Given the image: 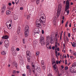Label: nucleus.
<instances>
[{"label":"nucleus","instance_id":"48","mask_svg":"<svg viewBox=\"0 0 76 76\" xmlns=\"http://www.w3.org/2000/svg\"><path fill=\"white\" fill-rule=\"evenodd\" d=\"M52 50H54V48H55V46H53L52 47Z\"/></svg>","mask_w":76,"mask_h":76},{"label":"nucleus","instance_id":"63","mask_svg":"<svg viewBox=\"0 0 76 76\" xmlns=\"http://www.w3.org/2000/svg\"><path fill=\"white\" fill-rule=\"evenodd\" d=\"M67 58H69V55L68 54H67Z\"/></svg>","mask_w":76,"mask_h":76},{"label":"nucleus","instance_id":"55","mask_svg":"<svg viewBox=\"0 0 76 76\" xmlns=\"http://www.w3.org/2000/svg\"><path fill=\"white\" fill-rule=\"evenodd\" d=\"M12 3L13 4H15V3L13 1H12Z\"/></svg>","mask_w":76,"mask_h":76},{"label":"nucleus","instance_id":"42","mask_svg":"<svg viewBox=\"0 0 76 76\" xmlns=\"http://www.w3.org/2000/svg\"><path fill=\"white\" fill-rule=\"evenodd\" d=\"M69 23V22H67L65 24V27H67V24H68V23Z\"/></svg>","mask_w":76,"mask_h":76},{"label":"nucleus","instance_id":"27","mask_svg":"<svg viewBox=\"0 0 76 76\" xmlns=\"http://www.w3.org/2000/svg\"><path fill=\"white\" fill-rule=\"evenodd\" d=\"M19 0H15V3L16 4H18L19 3Z\"/></svg>","mask_w":76,"mask_h":76},{"label":"nucleus","instance_id":"40","mask_svg":"<svg viewBox=\"0 0 76 76\" xmlns=\"http://www.w3.org/2000/svg\"><path fill=\"white\" fill-rule=\"evenodd\" d=\"M64 69L65 70H67L68 69V67L67 66H66L65 67Z\"/></svg>","mask_w":76,"mask_h":76},{"label":"nucleus","instance_id":"13","mask_svg":"<svg viewBox=\"0 0 76 76\" xmlns=\"http://www.w3.org/2000/svg\"><path fill=\"white\" fill-rule=\"evenodd\" d=\"M12 53L13 54V56H16V52H15V49L13 48L12 49Z\"/></svg>","mask_w":76,"mask_h":76},{"label":"nucleus","instance_id":"9","mask_svg":"<svg viewBox=\"0 0 76 76\" xmlns=\"http://www.w3.org/2000/svg\"><path fill=\"white\" fill-rule=\"evenodd\" d=\"M31 68H32V72L33 73V74H35V65H31Z\"/></svg>","mask_w":76,"mask_h":76},{"label":"nucleus","instance_id":"7","mask_svg":"<svg viewBox=\"0 0 76 76\" xmlns=\"http://www.w3.org/2000/svg\"><path fill=\"white\" fill-rule=\"evenodd\" d=\"M75 64H73L72 66V67H70L69 68V70L70 72H72V73H74V72H75V71H74V69H73V68H74V67H75Z\"/></svg>","mask_w":76,"mask_h":76},{"label":"nucleus","instance_id":"36","mask_svg":"<svg viewBox=\"0 0 76 76\" xmlns=\"http://www.w3.org/2000/svg\"><path fill=\"white\" fill-rule=\"evenodd\" d=\"M26 67H27V69H30V68H31L30 66H28V65H27L26 66Z\"/></svg>","mask_w":76,"mask_h":76},{"label":"nucleus","instance_id":"62","mask_svg":"<svg viewBox=\"0 0 76 76\" xmlns=\"http://www.w3.org/2000/svg\"><path fill=\"white\" fill-rule=\"evenodd\" d=\"M56 63L57 64H58V61H56Z\"/></svg>","mask_w":76,"mask_h":76},{"label":"nucleus","instance_id":"49","mask_svg":"<svg viewBox=\"0 0 76 76\" xmlns=\"http://www.w3.org/2000/svg\"><path fill=\"white\" fill-rule=\"evenodd\" d=\"M42 34H44V30H42Z\"/></svg>","mask_w":76,"mask_h":76},{"label":"nucleus","instance_id":"5","mask_svg":"<svg viewBox=\"0 0 76 76\" xmlns=\"http://www.w3.org/2000/svg\"><path fill=\"white\" fill-rule=\"evenodd\" d=\"M61 5L60 4L58 5V8L57 10V18H58L60 16V13H61V8L62 7Z\"/></svg>","mask_w":76,"mask_h":76},{"label":"nucleus","instance_id":"11","mask_svg":"<svg viewBox=\"0 0 76 76\" xmlns=\"http://www.w3.org/2000/svg\"><path fill=\"white\" fill-rule=\"evenodd\" d=\"M35 70L37 71V72H39V73H40L41 70L40 67H38L37 66H36L35 67Z\"/></svg>","mask_w":76,"mask_h":76},{"label":"nucleus","instance_id":"18","mask_svg":"<svg viewBox=\"0 0 76 76\" xmlns=\"http://www.w3.org/2000/svg\"><path fill=\"white\" fill-rule=\"evenodd\" d=\"M50 36H48L47 37V39H46V42L47 43V42H49V41H50Z\"/></svg>","mask_w":76,"mask_h":76},{"label":"nucleus","instance_id":"46","mask_svg":"<svg viewBox=\"0 0 76 76\" xmlns=\"http://www.w3.org/2000/svg\"><path fill=\"white\" fill-rule=\"evenodd\" d=\"M70 58L71 59H73V56H70Z\"/></svg>","mask_w":76,"mask_h":76},{"label":"nucleus","instance_id":"54","mask_svg":"<svg viewBox=\"0 0 76 76\" xmlns=\"http://www.w3.org/2000/svg\"><path fill=\"white\" fill-rule=\"evenodd\" d=\"M49 49H50V50H51V46L50 45V46H49Z\"/></svg>","mask_w":76,"mask_h":76},{"label":"nucleus","instance_id":"20","mask_svg":"<svg viewBox=\"0 0 76 76\" xmlns=\"http://www.w3.org/2000/svg\"><path fill=\"white\" fill-rule=\"evenodd\" d=\"M20 27H18L17 28V33H19V32L20 31Z\"/></svg>","mask_w":76,"mask_h":76},{"label":"nucleus","instance_id":"30","mask_svg":"<svg viewBox=\"0 0 76 76\" xmlns=\"http://www.w3.org/2000/svg\"><path fill=\"white\" fill-rule=\"evenodd\" d=\"M41 63L42 64V65H44V61L43 60L41 61Z\"/></svg>","mask_w":76,"mask_h":76},{"label":"nucleus","instance_id":"52","mask_svg":"<svg viewBox=\"0 0 76 76\" xmlns=\"http://www.w3.org/2000/svg\"><path fill=\"white\" fill-rule=\"evenodd\" d=\"M61 67L62 69H64V66L63 65H61Z\"/></svg>","mask_w":76,"mask_h":76},{"label":"nucleus","instance_id":"47","mask_svg":"<svg viewBox=\"0 0 76 76\" xmlns=\"http://www.w3.org/2000/svg\"><path fill=\"white\" fill-rule=\"evenodd\" d=\"M16 50L17 51H19V50H20V49H19V48H17Z\"/></svg>","mask_w":76,"mask_h":76},{"label":"nucleus","instance_id":"17","mask_svg":"<svg viewBox=\"0 0 76 76\" xmlns=\"http://www.w3.org/2000/svg\"><path fill=\"white\" fill-rule=\"evenodd\" d=\"M26 54L27 55V57H28V56H29V54H31V52L27 50L26 51Z\"/></svg>","mask_w":76,"mask_h":76},{"label":"nucleus","instance_id":"61","mask_svg":"<svg viewBox=\"0 0 76 76\" xmlns=\"http://www.w3.org/2000/svg\"><path fill=\"white\" fill-rule=\"evenodd\" d=\"M2 39H5V37L4 36H3L2 37Z\"/></svg>","mask_w":76,"mask_h":76},{"label":"nucleus","instance_id":"12","mask_svg":"<svg viewBox=\"0 0 76 76\" xmlns=\"http://www.w3.org/2000/svg\"><path fill=\"white\" fill-rule=\"evenodd\" d=\"M39 28H35L34 31V35H35V34H39Z\"/></svg>","mask_w":76,"mask_h":76},{"label":"nucleus","instance_id":"60","mask_svg":"<svg viewBox=\"0 0 76 76\" xmlns=\"http://www.w3.org/2000/svg\"><path fill=\"white\" fill-rule=\"evenodd\" d=\"M57 53H58V52L57 51H55V54H57Z\"/></svg>","mask_w":76,"mask_h":76},{"label":"nucleus","instance_id":"32","mask_svg":"<svg viewBox=\"0 0 76 76\" xmlns=\"http://www.w3.org/2000/svg\"><path fill=\"white\" fill-rule=\"evenodd\" d=\"M42 68L44 70L45 69V66H42Z\"/></svg>","mask_w":76,"mask_h":76},{"label":"nucleus","instance_id":"22","mask_svg":"<svg viewBox=\"0 0 76 76\" xmlns=\"http://www.w3.org/2000/svg\"><path fill=\"white\" fill-rule=\"evenodd\" d=\"M13 66H15L16 67V68H17L18 67V64L16 63H13Z\"/></svg>","mask_w":76,"mask_h":76},{"label":"nucleus","instance_id":"50","mask_svg":"<svg viewBox=\"0 0 76 76\" xmlns=\"http://www.w3.org/2000/svg\"><path fill=\"white\" fill-rule=\"evenodd\" d=\"M73 30H74V31H73V32H75V31H76V28H73Z\"/></svg>","mask_w":76,"mask_h":76},{"label":"nucleus","instance_id":"64","mask_svg":"<svg viewBox=\"0 0 76 76\" xmlns=\"http://www.w3.org/2000/svg\"><path fill=\"white\" fill-rule=\"evenodd\" d=\"M64 22V20H62V22H61L62 24H63V23Z\"/></svg>","mask_w":76,"mask_h":76},{"label":"nucleus","instance_id":"6","mask_svg":"<svg viewBox=\"0 0 76 76\" xmlns=\"http://www.w3.org/2000/svg\"><path fill=\"white\" fill-rule=\"evenodd\" d=\"M39 41L42 45H44L45 44V42L44 41V37L42 36L40 37Z\"/></svg>","mask_w":76,"mask_h":76},{"label":"nucleus","instance_id":"38","mask_svg":"<svg viewBox=\"0 0 76 76\" xmlns=\"http://www.w3.org/2000/svg\"><path fill=\"white\" fill-rule=\"evenodd\" d=\"M27 60L28 62H30V58H28L27 57Z\"/></svg>","mask_w":76,"mask_h":76},{"label":"nucleus","instance_id":"37","mask_svg":"<svg viewBox=\"0 0 76 76\" xmlns=\"http://www.w3.org/2000/svg\"><path fill=\"white\" fill-rule=\"evenodd\" d=\"M67 60L66 59L65 60V64H66V65H67Z\"/></svg>","mask_w":76,"mask_h":76},{"label":"nucleus","instance_id":"23","mask_svg":"<svg viewBox=\"0 0 76 76\" xmlns=\"http://www.w3.org/2000/svg\"><path fill=\"white\" fill-rule=\"evenodd\" d=\"M1 54L3 55H6V53L4 51H1Z\"/></svg>","mask_w":76,"mask_h":76},{"label":"nucleus","instance_id":"57","mask_svg":"<svg viewBox=\"0 0 76 76\" xmlns=\"http://www.w3.org/2000/svg\"><path fill=\"white\" fill-rule=\"evenodd\" d=\"M20 10H23V8L22 7H21L20 8Z\"/></svg>","mask_w":76,"mask_h":76},{"label":"nucleus","instance_id":"2","mask_svg":"<svg viewBox=\"0 0 76 76\" xmlns=\"http://www.w3.org/2000/svg\"><path fill=\"white\" fill-rule=\"evenodd\" d=\"M70 5V2L68 0H67L66 1V4L65 5V11H66L67 14V15H69V10H68L69 9V8H70L69 7Z\"/></svg>","mask_w":76,"mask_h":76},{"label":"nucleus","instance_id":"29","mask_svg":"<svg viewBox=\"0 0 76 76\" xmlns=\"http://www.w3.org/2000/svg\"><path fill=\"white\" fill-rule=\"evenodd\" d=\"M12 20H10L7 21L6 23H12Z\"/></svg>","mask_w":76,"mask_h":76},{"label":"nucleus","instance_id":"45","mask_svg":"<svg viewBox=\"0 0 76 76\" xmlns=\"http://www.w3.org/2000/svg\"><path fill=\"white\" fill-rule=\"evenodd\" d=\"M68 37H70V33H68Z\"/></svg>","mask_w":76,"mask_h":76},{"label":"nucleus","instance_id":"28","mask_svg":"<svg viewBox=\"0 0 76 76\" xmlns=\"http://www.w3.org/2000/svg\"><path fill=\"white\" fill-rule=\"evenodd\" d=\"M4 37H5V39H8V38H9V37L8 36H4Z\"/></svg>","mask_w":76,"mask_h":76},{"label":"nucleus","instance_id":"58","mask_svg":"<svg viewBox=\"0 0 76 76\" xmlns=\"http://www.w3.org/2000/svg\"><path fill=\"white\" fill-rule=\"evenodd\" d=\"M22 76H26V75L25 74H23L22 75Z\"/></svg>","mask_w":76,"mask_h":76},{"label":"nucleus","instance_id":"53","mask_svg":"<svg viewBox=\"0 0 76 76\" xmlns=\"http://www.w3.org/2000/svg\"><path fill=\"white\" fill-rule=\"evenodd\" d=\"M16 71L15 70H14L13 72V73H16Z\"/></svg>","mask_w":76,"mask_h":76},{"label":"nucleus","instance_id":"39","mask_svg":"<svg viewBox=\"0 0 76 76\" xmlns=\"http://www.w3.org/2000/svg\"><path fill=\"white\" fill-rule=\"evenodd\" d=\"M28 71L30 73H32V70H31V69H28Z\"/></svg>","mask_w":76,"mask_h":76},{"label":"nucleus","instance_id":"16","mask_svg":"<svg viewBox=\"0 0 76 76\" xmlns=\"http://www.w3.org/2000/svg\"><path fill=\"white\" fill-rule=\"evenodd\" d=\"M57 36H58V34H56L54 37V40L55 41H58V37H57Z\"/></svg>","mask_w":76,"mask_h":76},{"label":"nucleus","instance_id":"25","mask_svg":"<svg viewBox=\"0 0 76 76\" xmlns=\"http://www.w3.org/2000/svg\"><path fill=\"white\" fill-rule=\"evenodd\" d=\"M10 13H11V12L10 11L8 10L6 11V13L7 15H9V14H10Z\"/></svg>","mask_w":76,"mask_h":76},{"label":"nucleus","instance_id":"24","mask_svg":"<svg viewBox=\"0 0 76 76\" xmlns=\"http://www.w3.org/2000/svg\"><path fill=\"white\" fill-rule=\"evenodd\" d=\"M76 43L75 42H73V44H72V45L73 47H76Z\"/></svg>","mask_w":76,"mask_h":76},{"label":"nucleus","instance_id":"35","mask_svg":"<svg viewBox=\"0 0 76 76\" xmlns=\"http://www.w3.org/2000/svg\"><path fill=\"white\" fill-rule=\"evenodd\" d=\"M33 43L34 44H37L38 43V42L37 41L35 40L34 41V42H33Z\"/></svg>","mask_w":76,"mask_h":76},{"label":"nucleus","instance_id":"1","mask_svg":"<svg viewBox=\"0 0 76 76\" xmlns=\"http://www.w3.org/2000/svg\"><path fill=\"white\" fill-rule=\"evenodd\" d=\"M45 16L44 14H42L41 15V18L39 19V20L40 21L41 24L43 25V26H45Z\"/></svg>","mask_w":76,"mask_h":76},{"label":"nucleus","instance_id":"31","mask_svg":"<svg viewBox=\"0 0 76 76\" xmlns=\"http://www.w3.org/2000/svg\"><path fill=\"white\" fill-rule=\"evenodd\" d=\"M36 1L37 4H38L39 3V0H36Z\"/></svg>","mask_w":76,"mask_h":76},{"label":"nucleus","instance_id":"21","mask_svg":"<svg viewBox=\"0 0 76 76\" xmlns=\"http://www.w3.org/2000/svg\"><path fill=\"white\" fill-rule=\"evenodd\" d=\"M58 40L55 41V48H57V45H58Z\"/></svg>","mask_w":76,"mask_h":76},{"label":"nucleus","instance_id":"33","mask_svg":"<svg viewBox=\"0 0 76 76\" xmlns=\"http://www.w3.org/2000/svg\"><path fill=\"white\" fill-rule=\"evenodd\" d=\"M30 18V16L29 15H27V18H26L27 19H29Z\"/></svg>","mask_w":76,"mask_h":76},{"label":"nucleus","instance_id":"3","mask_svg":"<svg viewBox=\"0 0 76 76\" xmlns=\"http://www.w3.org/2000/svg\"><path fill=\"white\" fill-rule=\"evenodd\" d=\"M52 65L53 66V70H55V72H58V69L56 68V61H55V59L54 58H53L52 60Z\"/></svg>","mask_w":76,"mask_h":76},{"label":"nucleus","instance_id":"34","mask_svg":"<svg viewBox=\"0 0 76 76\" xmlns=\"http://www.w3.org/2000/svg\"><path fill=\"white\" fill-rule=\"evenodd\" d=\"M39 54V52H36V56H38V55Z\"/></svg>","mask_w":76,"mask_h":76},{"label":"nucleus","instance_id":"51","mask_svg":"<svg viewBox=\"0 0 76 76\" xmlns=\"http://www.w3.org/2000/svg\"><path fill=\"white\" fill-rule=\"evenodd\" d=\"M57 50L58 51H60V49L59 48H57Z\"/></svg>","mask_w":76,"mask_h":76},{"label":"nucleus","instance_id":"19","mask_svg":"<svg viewBox=\"0 0 76 76\" xmlns=\"http://www.w3.org/2000/svg\"><path fill=\"white\" fill-rule=\"evenodd\" d=\"M7 28H8V29H10L12 28H10V27H11V26H12V25L11 24H9V26L7 25Z\"/></svg>","mask_w":76,"mask_h":76},{"label":"nucleus","instance_id":"59","mask_svg":"<svg viewBox=\"0 0 76 76\" xmlns=\"http://www.w3.org/2000/svg\"><path fill=\"white\" fill-rule=\"evenodd\" d=\"M63 31H62L61 33V36H62V34H63Z\"/></svg>","mask_w":76,"mask_h":76},{"label":"nucleus","instance_id":"14","mask_svg":"<svg viewBox=\"0 0 76 76\" xmlns=\"http://www.w3.org/2000/svg\"><path fill=\"white\" fill-rule=\"evenodd\" d=\"M54 38H50V42L51 44H53L54 42Z\"/></svg>","mask_w":76,"mask_h":76},{"label":"nucleus","instance_id":"10","mask_svg":"<svg viewBox=\"0 0 76 76\" xmlns=\"http://www.w3.org/2000/svg\"><path fill=\"white\" fill-rule=\"evenodd\" d=\"M36 23L37 25H40V27L42 28V26H41V23L39 20H37Z\"/></svg>","mask_w":76,"mask_h":76},{"label":"nucleus","instance_id":"44","mask_svg":"<svg viewBox=\"0 0 76 76\" xmlns=\"http://www.w3.org/2000/svg\"><path fill=\"white\" fill-rule=\"evenodd\" d=\"M8 5L9 6H12V3H8Z\"/></svg>","mask_w":76,"mask_h":76},{"label":"nucleus","instance_id":"26","mask_svg":"<svg viewBox=\"0 0 76 76\" xmlns=\"http://www.w3.org/2000/svg\"><path fill=\"white\" fill-rule=\"evenodd\" d=\"M46 47H47V48H49V42H47L46 44Z\"/></svg>","mask_w":76,"mask_h":76},{"label":"nucleus","instance_id":"41","mask_svg":"<svg viewBox=\"0 0 76 76\" xmlns=\"http://www.w3.org/2000/svg\"><path fill=\"white\" fill-rule=\"evenodd\" d=\"M3 43V40H1L0 42V45H1Z\"/></svg>","mask_w":76,"mask_h":76},{"label":"nucleus","instance_id":"8","mask_svg":"<svg viewBox=\"0 0 76 76\" xmlns=\"http://www.w3.org/2000/svg\"><path fill=\"white\" fill-rule=\"evenodd\" d=\"M6 10V5L4 4L3 6L1 8V13H4L5 12V10Z\"/></svg>","mask_w":76,"mask_h":76},{"label":"nucleus","instance_id":"4","mask_svg":"<svg viewBox=\"0 0 76 76\" xmlns=\"http://www.w3.org/2000/svg\"><path fill=\"white\" fill-rule=\"evenodd\" d=\"M25 32V36L26 37H27L29 35V28L28 26H26L24 28Z\"/></svg>","mask_w":76,"mask_h":76},{"label":"nucleus","instance_id":"56","mask_svg":"<svg viewBox=\"0 0 76 76\" xmlns=\"http://www.w3.org/2000/svg\"><path fill=\"white\" fill-rule=\"evenodd\" d=\"M24 40H25V39H23V44H25V41Z\"/></svg>","mask_w":76,"mask_h":76},{"label":"nucleus","instance_id":"15","mask_svg":"<svg viewBox=\"0 0 76 76\" xmlns=\"http://www.w3.org/2000/svg\"><path fill=\"white\" fill-rule=\"evenodd\" d=\"M7 42V41H5L4 42L5 43V47H6V48H8L9 47V43L8 42Z\"/></svg>","mask_w":76,"mask_h":76},{"label":"nucleus","instance_id":"43","mask_svg":"<svg viewBox=\"0 0 76 76\" xmlns=\"http://www.w3.org/2000/svg\"><path fill=\"white\" fill-rule=\"evenodd\" d=\"M48 76H53V75H52L51 74L49 73V74L48 75Z\"/></svg>","mask_w":76,"mask_h":76}]
</instances>
